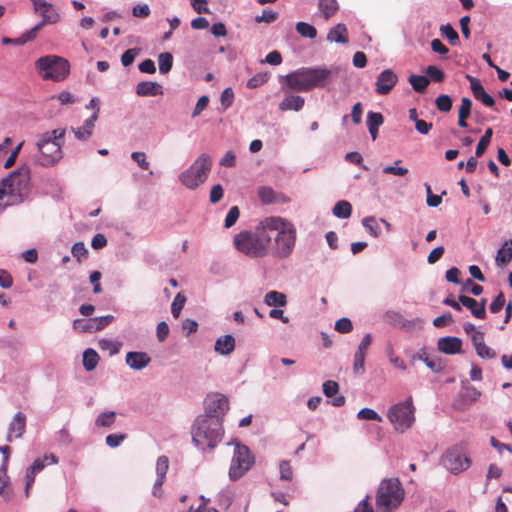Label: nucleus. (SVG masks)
<instances>
[{
    "instance_id": "b1692460",
    "label": "nucleus",
    "mask_w": 512,
    "mask_h": 512,
    "mask_svg": "<svg viewBox=\"0 0 512 512\" xmlns=\"http://www.w3.org/2000/svg\"><path fill=\"white\" fill-rule=\"evenodd\" d=\"M25 419L26 418H13L8 427L6 441L12 442L23 435L26 427Z\"/></svg>"
},
{
    "instance_id": "7ed1b4c3",
    "label": "nucleus",
    "mask_w": 512,
    "mask_h": 512,
    "mask_svg": "<svg viewBox=\"0 0 512 512\" xmlns=\"http://www.w3.org/2000/svg\"><path fill=\"white\" fill-rule=\"evenodd\" d=\"M331 76L327 68H301L285 76L287 86L295 91L307 92L324 86Z\"/></svg>"
},
{
    "instance_id": "ea45409f",
    "label": "nucleus",
    "mask_w": 512,
    "mask_h": 512,
    "mask_svg": "<svg viewBox=\"0 0 512 512\" xmlns=\"http://www.w3.org/2000/svg\"><path fill=\"white\" fill-rule=\"evenodd\" d=\"M186 303V297L182 293H178L171 305V313L174 318H178L184 305Z\"/></svg>"
},
{
    "instance_id": "9b49d317",
    "label": "nucleus",
    "mask_w": 512,
    "mask_h": 512,
    "mask_svg": "<svg viewBox=\"0 0 512 512\" xmlns=\"http://www.w3.org/2000/svg\"><path fill=\"white\" fill-rule=\"evenodd\" d=\"M205 416H224L229 410V400L221 393H211L204 400Z\"/></svg>"
},
{
    "instance_id": "bb28decb",
    "label": "nucleus",
    "mask_w": 512,
    "mask_h": 512,
    "mask_svg": "<svg viewBox=\"0 0 512 512\" xmlns=\"http://www.w3.org/2000/svg\"><path fill=\"white\" fill-rule=\"evenodd\" d=\"M214 349L221 355H229L235 349V339L232 335H224L216 340Z\"/></svg>"
},
{
    "instance_id": "4be33fe9",
    "label": "nucleus",
    "mask_w": 512,
    "mask_h": 512,
    "mask_svg": "<svg viewBox=\"0 0 512 512\" xmlns=\"http://www.w3.org/2000/svg\"><path fill=\"white\" fill-rule=\"evenodd\" d=\"M151 359L145 352H128L126 354V364L134 370L145 368Z\"/></svg>"
},
{
    "instance_id": "3c124183",
    "label": "nucleus",
    "mask_w": 512,
    "mask_h": 512,
    "mask_svg": "<svg viewBox=\"0 0 512 512\" xmlns=\"http://www.w3.org/2000/svg\"><path fill=\"white\" fill-rule=\"evenodd\" d=\"M71 253L80 262L83 258L87 257L88 250L83 242H76L72 247Z\"/></svg>"
},
{
    "instance_id": "de8ad7c7",
    "label": "nucleus",
    "mask_w": 512,
    "mask_h": 512,
    "mask_svg": "<svg viewBox=\"0 0 512 512\" xmlns=\"http://www.w3.org/2000/svg\"><path fill=\"white\" fill-rule=\"evenodd\" d=\"M353 329L351 320L347 317L340 318L335 323V330L339 333H349Z\"/></svg>"
},
{
    "instance_id": "ddd939ff",
    "label": "nucleus",
    "mask_w": 512,
    "mask_h": 512,
    "mask_svg": "<svg viewBox=\"0 0 512 512\" xmlns=\"http://www.w3.org/2000/svg\"><path fill=\"white\" fill-rule=\"evenodd\" d=\"M114 320V316L106 315L102 317L84 319H76L73 322V328L78 332L93 333L104 329L108 324Z\"/></svg>"
},
{
    "instance_id": "39448f33",
    "label": "nucleus",
    "mask_w": 512,
    "mask_h": 512,
    "mask_svg": "<svg viewBox=\"0 0 512 512\" xmlns=\"http://www.w3.org/2000/svg\"><path fill=\"white\" fill-rule=\"evenodd\" d=\"M404 499V489L398 478H388L381 481L376 495V507L382 512H391Z\"/></svg>"
},
{
    "instance_id": "e2e57ef3",
    "label": "nucleus",
    "mask_w": 512,
    "mask_h": 512,
    "mask_svg": "<svg viewBox=\"0 0 512 512\" xmlns=\"http://www.w3.org/2000/svg\"><path fill=\"white\" fill-rule=\"evenodd\" d=\"M234 100V92L231 88H226L221 94V105L226 109L231 106Z\"/></svg>"
},
{
    "instance_id": "393cba45",
    "label": "nucleus",
    "mask_w": 512,
    "mask_h": 512,
    "mask_svg": "<svg viewBox=\"0 0 512 512\" xmlns=\"http://www.w3.org/2000/svg\"><path fill=\"white\" fill-rule=\"evenodd\" d=\"M327 40L330 42L346 44L348 43V30L344 24H337L331 28L327 34Z\"/></svg>"
},
{
    "instance_id": "c85d7f7f",
    "label": "nucleus",
    "mask_w": 512,
    "mask_h": 512,
    "mask_svg": "<svg viewBox=\"0 0 512 512\" xmlns=\"http://www.w3.org/2000/svg\"><path fill=\"white\" fill-rule=\"evenodd\" d=\"M383 124V116L379 112H368L367 114V126L371 138L375 140L377 138L378 129Z\"/></svg>"
},
{
    "instance_id": "f3484780",
    "label": "nucleus",
    "mask_w": 512,
    "mask_h": 512,
    "mask_svg": "<svg viewBox=\"0 0 512 512\" xmlns=\"http://www.w3.org/2000/svg\"><path fill=\"white\" fill-rule=\"evenodd\" d=\"M438 350L448 355H454L461 352L462 340L458 337H442L437 343Z\"/></svg>"
},
{
    "instance_id": "c9c22d12",
    "label": "nucleus",
    "mask_w": 512,
    "mask_h": 512,
    "mask_svg": "<svg viewBox=\"0 0 512 512\" xmlns=\"http://www.w3.org/2000/svg\"><path fill=\"white\" fill-rule=\"evenodd\" d=\"M492 134H493L492 128H487L485 130L484 135L480 138V140L477 144L476 151H475L476 157H481L485 153L487 147L490 144Z\"/></svg>"
},
{
    "instance_id": "c756f323",
    "label": "nucleus",
    "mask_w": 512,
    "mask_h": 512,
    "mask_svg": "<svg viewBox=\"0 0 512 512\" xmlns=\"http://www.w3.org/2000/svg\"><path fill=\"white\" fill-rule=\"evenodd\" d=\"M471 107L472 101L468 97H463L458 111V125L462 128H466L468 126L466 120L471 114Z\"/></svg>"
},
{
    "instance_id": "864d4df0",
    "label": "nucleus",
    "mask_w": 512,
    "mask_h": 512,
    "mask_svg": "<svg viewBox=\"0 0 512 512\" xmlns=\"http://www.w3.org/2000/svg\"><path fill=\"white\" fill-rule=\"evenodd\" d=\"M239 215H240L239 208L237 206L231 207L226 215V218H225V227L226 228L232 227L238 220Z\"/></svg>"
},
{
    "instance_id": "37998d69",
    "label": "nucleus",
    "mask_w": 512,
    "mask_h": 512,
    "mask_svg": "<svg viewBox=\"0 0 512 512\" xmlns=\"http://www.w3.org/2000/svg\"><path fill=\"white\" fill-rule=\"evenodd\" d=\"M43 27L39 24L35 25L33 28H31L30 30L26 31L25 33H23L17 40H16V43L18 44H25L29 41H32L36 38L38 32L42 29Z\"/></svg>"
},
{
    "instance_id": "680f3d73",
    "label": "nucleus",
    "mask_w": 512,
    "mask_h": 512,
    "mask_svg": "<svg viewBox=\"0 0 512 512\" xmlns=\"http://www.w3.org/2000/svg\"><path fill=\"white\" fill-rule=\"evenodd\" d=\"M224 190L220 184L214 185L210 191V202L218 203L223 198Z\"/></svg>"
},
{
    "instance_id": "a211bd4d",
    "label": "nucleus",
    "mask_w": 512,
    "mask_h": 512,
    "mask_svg": "<svg viewBox=\"0 0 512 512\" xmlns=\"http://www.w3.org/2000/svg\"><path fill=\"white\" fill-rule=\"evenodd\" d=\"M168 469H169L168 457L164 456V455L158 457L157 462H156V468H155L157 478H156V481L153 486V495L154 496H160V494L158 493V489H160V487L163 485Z\"/></svg>"
},
{
    "instance_id": "a18cd8bd",
    "label": "nucleus",
    "mask_w": 512,
    "mask_h": 512,
    "mask_svg": "<svg viewBox=\"0 0 512 512\" xmlns=\"http://www.w3.org/2000/svg\"><path fill=\"white\" fill-rule=\"evenodd\" d=\"M366 355L361 352H355L353 360V371L355 374L361 375L364 373V362Z\"/></svg>"
},
{
    "instance_id": "4c0bfd02",
    "label": "nucleus",
    "mask_w": 512,
    "mask_h": 512,
    "mask_svg": "<svg viewBox=\"0 0 512 512\" xmlns=\"http://www.w3.org/2000/svg\"><path fill=\"white\" fill-rule=\"evenodd\" d=\"M296 31L302 37L313 39L317 35V30L314 26L306 22H298L296 24Z\"/></svg>"
},
{
    "instance_id": "6e6552de",
    "label": "nucleus",
    "mask_w": 512,
    "mask_h": 512,
    "mask_svg": "<svg viewBox=\"0 0 512 512\" xmlns=\"http://www.w3.org/2000/svg\"><path fill=\"white\" fill-rule=\"evenodd\" d=\"M211 166V158L207 154H201L188 169L180 174L179 179L186 188L196 189L208 178Z\"/></svg>"
},
{
    "instance_id": "4468645a",
    "label": "nucleus",
    "mask_w": 512,
    "mask_h": 512,
    "mask_svg": "<svg viewBox=\"0 0 512 512\" xmlns=\"http://www.w3.org/2000/svg\"><path fill=\"white\" fill-rule=\"evenodd\" d=\"M398 81L397 75L391 69L383 70L375 82V91L379 95H387L394 88Z\"/></svg>"
},
{
    "instance_id": "1a4fd4ad",
    "label": "nucleus",
    "mask_w": 512,
    "mask_h": 512,
    "mask_svg": "<svg viewBox=\"0 0 512 512\" xmlns=\"http://www.w3.org/2000/svg\"><path fill=\"white\" fill-rule=\"evenodd\" d=\"M255 462L254 455L246 445L236 444L229 468V477L235 481L245 475Z\"/></svg>"
},
{
    "instance_id": "bf43d9fd",
    "label": "nucleus",
    "mask_w": 512,
    "mask_h": 512,
    "mask_svg": "<svg viewBox=\"0 0 512 512\" xmlns=\"http://www.w3.org/2000/svg\"><path fill=\"white\" fill-rule=\"evenodd\" d=\"M476 353L481 358L493 359L496 357V352L488 347L485 343L475 348Z\"/></svg>"
},
{
    "instance_id": "79ce46f5",
    "label": "nucleus",
    "mask_w": 512,
    "mask_h": 512,
    "mask_svg": "<svg viewBox=\"0 0 512 512\" xmlns=\"http://www.w3.org/2000/svg\"><path fill=\"white\" fill-rule=\"evenodd\" d=\"M437 109L441 112H449L452 108V99L449 95L442 94L435 100Z\"/></svg>"
},
{
    "instance_id": "2eb2a0df",
    "label": "nucleus",
    "mask_w": 512,
    "mask_h": 512,
    "mask_svg": "<svg viewBox=\"0 0 512 512\" xmlns=\"http://www.w3.org/2000/svg\"><path fill=\"white\" fill-rule=\"evenodd\" d=\"M258 197L260 201L265 205L271 204H282L289 202V198L281 193L276 192L271 187L261 186L258 188Z\"/></svg>"
},
{
    "instance_id": "f704fd0d",
    "label": "nucleus",
    "mask_w": 512,
    "mask_h": 512,
    "mask_svg": "<svg viewBox=\"0 0 512 512\" xmlns=\"http://www.w3.org/2000/svg\"><path fill=\"white\" fill-rule=\"evenodd\" d=\"M408 81L418 93H423L429 85V78L422 75H411Z\"/></svg>"
},
{
    "instance_id": "774afa93",
    "label": "nucleus",
    "mask_w": 512,
    "mask_h": 512,
    "mask_svg": "<svg viewBox=\"0 0 512 512\" xmlns=\"http://www.w3.org/2000/svg\"><path fill=\"white\" fill-rule=\"evenodd\" d=\"M444 247L443 246H438L436 248H434L428 255L427 257V262L429 264H434L436 263L444 254Z\"/></svg>"
},
{
    "instance_id": "8fccbe9b",
    "label": "nucleus",
    "mask_w": 512,
    "mask_h": 512,
    "mask_svg": "<svg viewBox=\"0 0 512 512\" xmlns=\"http://www.w3.org/2000/svg\"><path fill=\"white\" fill-rule=\"evenodd\" d=\"M362 224L372 236L377 237L379 235L378 225L375 217H365L362 220Z\"/></svg>"
},
{
    "instance_id": "aec40b11",
    "label": "nucleus",
    "mask_w": 512,
    "mask_h": 512,
    "mask_svg": "<svg viewBox=\"0 0 512 512\" xmlns=\"http://www.w3.org/2000/svg\"><path fill=\"white\" fill-rule=\"evenodd\" d=\"M98 113L99 109L97 108V111L94 112L93 115L84 122L83 126L78 128H71V131L74 133L78 140L85 141L92 135L95 122L98 119Z\"/></svg>"
},
{
    "instance_id": "72a5a7b5",
    "label": "nucleus",
    "mask_w": 512,
    "mask_h": 512,
    "mask_svg": "<svg viewBox=\"0 0 512 512\" xmlns=\"http://www.w3.org/2000/svg\"><path fill=\"white\" fill-rule=\"evenodd\" d=\"M352 205L345 200L338 201L333 207V214L341 219H346L351 216Z\"/></svg>"
},
{
    "instance_id": "338daca9",
    "label": "nucleus",
    "mask_w": 512,
    "mask_h": 512,
    "mask_svg": "<svg viewBox=\"0 0 512 512\" xmlns=\"http://www.w3.org/2000/svg\"><path fill=\"white\" fill-rule=\"evenodd\" d=\"M136 55H137L136 49L132 48V49L126 50L121 56L122 65L125 67L131 65L134 62Z\"/></svg>"
},
{
    "instance_id": "09e8293b",
    "label": "nucleus",
    "mask_w": 512,
    "mask_h": 512,
    "mask_svg": "<svg viewBox=\"0 0 512 512\" xmlns=\"http://www.w3.org/2000/svg\"><path fill=\"white\" fill-rule=\"evenodd\" d=\"M279 471H280V479L281 480H291L293 476L292 467L290 462L287 460H282L279 463Z\"/></svg>"
},
{
    "instance_id": "2f4dec72",
    "label": "nucleus",
    "mask_w": 512,
    "mask_h": 512,
    "mask_svg": "<svg viewBox=\"0 0 512 512\" xmlns=\"http://www.w3.org/2000/svg\"><path fill=\"white\" fill-rule=\"evenodd\" d=\"M318 6L326 20L332 17L339 9L336 0H319Z\"/></svg>"
},
{
    "instance_id": "412c9836",
    "label": "nucleus",
    "mask_w": 512,
    "mask_h": 512,
    "mask_svg": "<svg viewBox=\"0 0 512 512\" xmlns=\"http://www.w3.org/2000/svg\"><path fill=\"white\" fill-rule=\"evenodd\" d=\"M414 413L415 407L410 396L405 401L392 405L388 410L387 416H413Z\"/></svg>"
},
{
    "instance_id": "a19ab883",
    "label": "nucleus",
    "mask_w": 512,
    "mask_h": 512,
    "mask_svg": "<svg viewBox=\"0 0 512 512\" xmlns=\"http://www.w3.org/2000/svg\"><path fill=\"white\" fill-rule=\"evenodd\" d=\"M442 35H444L451 45H456L459 42L458 33L450 24L442 25L440 28Z\"/></svg>"
},
{
    "instance_id": "9d476101",
    "label": "nucleus",
    "mask_w": 512,
    "mask_h": 512,
    "mask_svg": "<svg viewBox=\"0 0 512 512\" xmlns=\"http://www.w3.org/2000/svg\"><path fill=\"white\" fill-rule=\"evenodd\" d=\"M3 184L7 188L10 196L20 197L28 191L30 183V170L28 167H21L12 172L7 178L3 179Z\"/></svg>"
},
{
    "instance_id": "6ab92c4d",
    "label": "nucleus",
    "mask_w": 512,
    "mask_h": 512,
    "mask_svg": "<svg viewBox=\"0 0 512 512\" xmlns=\"http://www.w3.org/2000/svg\"><path fill=\"white\" fill-rule=\"evenodd\" d=\"M470 81L471 90L476 99L480 100L484 105L492 107L495 104L494 99L486 93L480 81L472 76H467Z\"/></svg>"
},
{
    "instance_id": "7c9ffc66",
    "label": "nucleus",
    "mask_w": 512,
    "mask_h": 512,
    "mask_svg": "<svg viewBox=\"0 0 512 512\" xmlns=\"http://www.w3.org/2000/svg\"><path fill=\"white\" fill-rule=\"evenodd\" d=\"M264 302L268 306L283 307L287 304V298L285 294L273 290L265 295Z\"/></svg>"
},
{
    "instance_id": "6e6d98bb",
    "label": "nucleus",
    "mask_w": 512,
    "mask_h": 512,
    "mask_svg": "<svg viewBox=\"0 0 512 512\" xmlns=\"http://www.w3.org/2000/svg\"><path fill=\"white\" fill-rule=\"evenodd\" d=\"M126 438V434L124 433H117V434H109L106 436L105 442L107 446L111 448L118 447L122 441Z\"/></svg>"
},
{
    "instance_id": "603ef678",
    "label": "nucleus",
    "mask_w": 512,
    "mask_h": 512,
    "mask_svg": "<svg viewBox=\"0 0 512 512\" xmlns=\"http://www.w3.org/2000/svg\"><path fill=\"white\" fill-rule=\"evenodd\" d=\"M400 162L401 160H397L395 162V165L385 166L383 168V173L397 176H405L408 173V169L405 167H397L396 165Z\"/></svg>"
},
{
    "instance_id": "5701e85b",
    "label": "nucleus",
    "mask_w": 512,
    "mask_h": 512,
    "mask_svg": "<svg viewBox=\"0 0 512 512\" xmlns=\"http://www.w3.org/2000/svg\"><path fill=\"white\" fill-rule=\"evenodd\" d=\"M136 94L140 97L162 95L161 84L152 81H141L136 85Z\"/></svg>"
},
{
    "instance_id": "20e7f679",
    "label": "nucleus",
    "mask_w": 512,
    "mask_h": 512,
    "mask_svg": "<svg viewBox=\"0 0 512 512\" xmlns=\"http://www.w3.org/2000/svg\"><path fill=\"white\" fill-rule=\"evenodd\" d=\"M65 129H54L43 133L37 141L38 161L42 166H51L62 159Z\"/></svg>"
},
{
    "instance_id": "f8f14e48",
    "label": "nucleus",
    "mask_w": 512,
    "mask_h": 512,
    "mask_svg": "<svg viewBox=\"0 0 512 512\" xmlns=\"http://www.w3.org/2000/svg\"><path fill=\"white\" fill-rule=\"evenodd\" d=\"M35 13L42 17V21L38 23L42 27L47 24H56L60 21V14L56 7L45 0H31Z\"/></svg>"
},
{
    "instance_id": "49530a36",
    "label": "nucleus",
    "mask_w": 512,
    "mask_h": 512,
    "mask_svg": "<svg viewBox=\"0 0 512 512\" xmlns=\"http://www.w3.org/2000/svg\"><path fill=\"white\" fill-rule=\"evenodd\" d=\"M278 18V13L271 9H264L261 15L255 17L257 23H273Z\"/></svg>"
},
{
    "instance_id": "0e129e2a",
    "label": "nucleus",
    "mask_w": 512,
    "mask_h": 512,
    "mask_svg": "<svg viewBox=\"0 0 512 512\" xmlns=\"http://www.w3.org/2000/svg\"><path fill=\"white\" fill-rule=\"evenodd\" d=\"M132 14L135 17L146 18L150 14V8L147 4H138L133 7Z\"/></svg>"
},
{
    "instance_id": "423d86ee",
    "label": "nucleus",
    "mask_w": 512,
    "mask_h": 512,
    "mask_svg": "<svg viewBox=\"0 0 512 512\" xmlns=\"http://www.w3.org/2000/svg\"><path fill=\"white\" fill-rule=\"evenodd\" d=\"M471 463L466 444L463 442L448 447L439 459V464L453 475L466 471Z\"/></svg>"
},
{
    "instance_id": "69168bd1",
    "label": "nucleus",
    "mask_w": 512,
    "mask_h": 512,
    "mask_svg": "<svg viewBox=\"0 0 512 512\" xmlns=\"http://www.w3.org/2000/svg\"><path fill=\"white\" fill-rule=\"evenodd\" d=\"M190 4L195 12L198 14L209 13V7L206 0H190Z\"/></svg>"
},
{
    "instance_id": "cd10ccee",
    "label": "nucleus",
    "mask_w": 512,
    "mask_h": 512,
    "mask_svg": "<svg viewBox=\"0 0 512 512\" xmlns=\"http://www.w3.org/2000/svg\"><path fill=\"white\" fill-rule=\"evenodd\" d=\"M512 260V239L504 242L498 250L495 262L497 266L504 267Z\"/></svg>"
},
{
    "instance_id": "f03ea898",
    "label": "nucleus",
    "mask_w": 512,
    "mask_h": 512,
    "mask_svg": "<svg viewBox=\"0 0 512 512\" xmlns=\"http://www.w3.org/2000/svg\"><path fill=\"white\" fill-rule=\"evenodd\" d=\"M224 434L221 418H196L192 425V442L200 450H213Z\"/></svg>"
},
{
    "instance_id": "58836bf2",
    "label": "nucleus",
    "mask_w": 512,
    "mask_h": 512,
    "mask_svg": "<svg viewBox=\"0 0 512 512\" xmlns=\"http://www.w3.org/2000/svg\"><path fill=\"white\" fill-rule=\"evenodd\" d=\"M394 429L398 432H404L413 425L415 418H388Z\"/></svg>"
},
{
    "instance_id": "052dcab7",
    "label": "nucleus",
    "mask_w": 512,
    "mask_h": 512,
    "mask_svg": "<svg viewBox=\"0 0 512 512\" xmlns=\"http://www.w3.org/2000/svg\"><path fill=\"white\" fill-rule=\"evenodd\" d=\"M267 80H268V77L266 74H257L248 80L247 87L251 88V89L257 88V87L263 85L264 83H266Z\"/></svg>"
},
{
    "instance_id": "5fc2aeb1",
    "label": "nucleus",
    "mask_w": 512,
    "mask_h": 512,
    "mask_svg": "<svg viewBox=\"0 0 512 512\" xmlns=\"http://www.w3.org/2000/svg\"><path fill=\"white\" fill-rule=\"evenodd\" d=\"M131 158L142 170H148L150 168V163L147 161V157L144 152H132Z\"/></svg>"
},
{
    "instance_id": "13d9d810",
    "label": "nucleus",
    "mask_w": 512,
    "mask_h": 512,
    "mask_svg": "<svg viewBox=\"0 0 512 512\" xmlns=\"http://www.w3.org/2000/svg\"><path fill=\"white\" fill-rule=\"evenodd\" d=\"M339 385L337 382L327 380L323 383V393L328 397H332L338 393Z\"/></svg>"
},
{
    "instance_id": "c03bdc74",
    "label": "nucleus",
    "mask_w": 512,
    "mask_h": 512,
    "mask_svg": "<svg viewBox=\"0 0 512 512\" xmlns=\"http://www.w3.org/2000/svg\"><path fill=\"white\" fill-rule=\"evenodd\" d=\"M426 74L429 77V81L432 80L436 83L443 82L445 78L444 72L434 65L427 67Z\"/></svg>"
},
{
    "instance_id": "e433bc0d",
    "label": "nucleus",
    "mask_w": 512,
    "mask_h": 512,
    "mask_svg": "<svg viewBox=\"0 0 512 512\" xmlns=\"http://www.w3.org/2000/svg\"><path fill=\"white\" fill-rule=\"evenodd\" d=\"M159 71L162 74L168 73L173 66V56L169 52H163L158 56Z\"/></svg>"
},
{
    "instance_id": "a878e982",
    "label": "nucleus",
    "mask_w": 512,
    "mask_h": 512,
    "mask_svg": "<svg viewBox=\"0 0 512 512\" xmlns=\"http://www.w3.org/2000/svg\"><path fill=\"white\" fill-rule=\"evenodd\" d=\"M305 100L298 95H287L280 103L279 109L281 111L294 110L300 111L304 106Z\"/></svg>"
},
{
    "instance_id": "f257e3e1",
    "label": "nucleus",
    "mask_w": 512,
    "mask_h": 512,
    "mask_svg": "<svg viewBox=\"0 0 512 512\" xmlns=\"http://www.w3.org/2000/svg\"><path fill=\"white\" fill-rule=\"evenodd\" d=\"M296 228L289 220L271 216L259 222L254 231H241L233 238L235 248L251 258L272 255L287 258L294 250Z\"/></svg>"
},
{
    "instance_id": "0eeeda50",
    "label": "nucleus",
    "mask_w": 512,
    "mask_h": 512,
    "mask_svg": "<svg viewBox=\"0 0 512 512\" xmlns=\"http://www.w3.org/2000/svg\"><path fill=\"white\" fill-rule=\"evenodd\" d=\"M37 71L44 80L63 81L69 75V62L56 55H46L40 57L35 62Z\"/></svg>"
},
{
    "instance_id": "473e14b6",
    "label": "nucleus",
    "mask_w": 512,
    "mask_h": 512,
    "mask_svg": "<svg viewBox=\"0 0 512 512\" xmlns=\"http://www.w3.org/2000/svg\"><path fill=\"white\" fill-rule=\"evenodd\" d=\"M99 361V356L97 352L92 349L88 348L83 353V366L87 371H92L96 368Z\"/></svg>"
},
{
    "instance_id": "dca6fc26",
    "label": "nucleus",
    "mask_w": 512,
    "mask_h": 512,
    "mask_svg": "<svg viewBox=\"0 0 512 512\" xmlns=\"http://www.w3.org/2000/svg\"><path fill=\"white\" fill-rule=\"evenodd\" d=\"M459 301L463 306H465L466 308H468L471 311L472 315L475 318L484 319L486 317V309H485L486 300L485 299H482L480 302H478L474 298H471V297H468L465 295H460Z\"/></svg>"
},
{
    "instance_id": "4d7b16f0",
    "label": "nucleus",
    "mask_w": 512,
    "mask_h": 512,
    "mask_svg": "<svg viewBox=\"0 0 512 512\" xmlns=\"http://www.w3.org/2000/svg\"><path fill=\"white\" fill-rule=\"evenodd\" d=\"M505 296L502 292H500L494 299L493 301L491 302L490 304V311L492 313H498L499 311H501L503 309V307L505 306Z\"/></svg>"
}]
</instances>
